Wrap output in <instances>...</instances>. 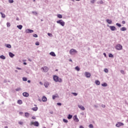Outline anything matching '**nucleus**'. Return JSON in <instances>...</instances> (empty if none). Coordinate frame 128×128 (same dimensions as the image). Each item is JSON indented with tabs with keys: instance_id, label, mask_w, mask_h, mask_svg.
<instances>
[{
	"instance_id": "ddd939ff",
	"label": "nucleus",
	"mask_w": 128,
	"mask_h": 128,
	"mask_svg": "<svg viewBox=\"0 0 128 128\" xmlns=\"http://www.w3.org/2000/svg\"><path fill=\"white\" fill-rule=\"evenodd\" d=\"M109 28L110 30H112V32L116 30V26H110Z\"/></svg>"
},
{
	"instance_id": "423d86ee",
	"label": "nucleus",
	"mask_w": 128,
	"mask_h": 128,
	"mask_svg": "<svg viewBox=\"0 0 128 128\" xmlns=\"http://www.w3.org/2000/svg\"><path fill=\"white\" fill-rule=\"evenodd\" d=\"M124 125V123L121 122H118L116 125V126L117 128H120V126H122Z\"/></svg>"
},
{
	"instance_id": "cd10ccee",
	"label": "nucleus",
	"mask_w": 128,
	"mask_h": 128,
	"mask_svg": "<svg viewBox=\"0 0 128 128\" xmlns=\"http://www.w3.org/2000/svg\"><path fill=\"white\" fill-rule=\"evenodd\" d=\"M57 16L58 18H62V16L60 14H58Z\"/></svg>"
},
{
	"instance_id": "9b49d317",
	"label": "nucleus",
	"mask_w": 128,
	"mask_h": 128,
	"mask_svg": "<svg viewBox=\"0 0 128 128\" xmlns=\"http://www.w3.org/2000/svg\"><path fill=\"white\" fill-rule=\"evenodd\" d=\"M85 76L87 78H90V73L88 72H85Z\"/></svg>"
},
{
	"instance_id": "e2e57ef3",
	"label": "nucleus",
	"mask_w": 128,
	"mask_h": 128,
	"mask_svg": "<svg viewBox=\"0 0 128 128\" xmlns=\"http://www.w3.org/2000/svg\"><path fill=\"white\" fill-rule=\"evenodd\" d=\"M40 84H41V86H42V82H40Z\"/></svg>"
},
{
	"instance_id": "5701e85b",
	"label": "nucleus",
	"mask_w": 128,
	"mask_h": 128,
	"mask_svg": "<svg viewBox=\"0 0 128 128\" xmlns=\"http://www.w3.org/2000/svg\"><path fill=\"white\" fill-rule=\"evenodd\" d=\"M0 14L2 15V18H6V14H3L2 12H0Z\"/></svg>"
},
{
	"instance_id": "13d9d810",
	"label": "nucleus",
	"mask_w": 128,
	"mask_h": 128,
	"mask_svg": "<svg viewBox=\"0 0 128 128\" xmlns=\"http://www.w3.org/2000/svg\"><path fill=\"white\" fill-rule=\"evenodd\" d=\"M102 108H106V105L102 104Z\"/></svg>"
},
{
	"instance_id": "20e7f679",
	"label": "nucleus",
	"mask_w": 128,
	"mask_h": 128,
	"mask_svg": "<svg viewBox=\"0 0 128 128\" xmlns=\"http://www.w3.org/2000/svg\"><path fill=\"white\" fill-rule=\"evenodd\" d=\"M76 52H77L76 50L74 49H72L70 51V54H72V55L76 54Z\"/></svg>"
},
{
	"instance_id": "f704fd0d",
	"label": "nucleus",
	"mask_w": 128,
	"mask_h": 128,
	"mask_svg": "<svg viewBox=\"0 0 128 128\" xmlns=\"http://www.w3.org/2000/svg\"><path fill=\"white\" fill-rule=\"evenodd\" d=\"M97 4H104V2H102V0H100V2H97Z\"/></svg>"
},
{
	"instance_id": "09e8293b",
	"label": "nucleus",
	"mask_w": 128,
	"mask_h": 128,
	"mask_svg": "<svg viewBox=\"0 0 128 128\" xmlns=\"http://www.w3.org/2000/svg\"><path fill=\"white\" fill-rule=\"evenodd\" d=\"M9 2L10 4H12V2H14V0H9Z\"/></svg>"
},
{
	"instance_id": "6e6552de",
	"label": "nucleus",
	"mask_w": 128,
	"mask_h": 128,
	"mask_svg": "<svg viewBox=\"0 0 128 128\" xmlns=\"http://www.w3.org/2000/svg\"><path fill=\"white\" fill-rule=\"evenodd\" d=\"M26 34H32V32H34V30H30V29H27L26 30Z\"/></svg>"
},
{
	"instance_id": "49530a36",
	"label": "nucleus",
	"mask_w": 128,
	"mask_h": 128,
	"mask_svg": "<svg viewBox=\"0 0 128 128\" xmlns=\"http://www.w3.org/2000/svg\"><path fill=\"white\" fill-rule=\"evenodd\" d=\"M48 36H52V34L50 33H48Z\"/></svg>"
},
{
	"instance_id": "bb28decb",
	"label": "nucleus",
	"mask_w": 128,
	"mask_h": 128,
	"mask_svg": "<svg viewBox=\"0 0 128 128\" xmlns=\"http://www.w3.org/2000/svg\"><path fill=\"white\" fill-rule=\"evenodd\" d=\"M0 58H1V60H6V56L4 55L0 56Z\"/></svg>"
},
{
	"instance_id": "58836bf2",
	"label": "nucleus",
	"mask_w": 128,
	"mask_h": 128,
	"mask_svg": "<svg viewBox=\"0 0 128 128\" xmlns=\"http://www.w3.org/2000/svg\"><path fill=\"white\" fill-rule=\"evenodd\" d=\"M108 56L109 58H114V55H112V54H109Z\"/></svg>"
},
{
	"instance_id": "e433bc0d",
	"label": "nucleus",
	"mask_w": 128,
	"mask_h": 128,
	"mask_svg": "<svg viewBox=\"0 0 128 128\" xmlns=\"http://www.w3.org/2000/svg\"><path fill=\"white\" fill-rule=\"evenodd\" d=\"M104 72H106V74H108V68H104Z\"/></svg>"
},
{
	"instance_id": "393cba45",
	"label": "nucleus",
	"mask_w": 128,
	"mask_h": 128,
	"mask_svg": "<svg viewBox=\"0 0 128 128\" xmlns=\"http://www.w3.org/2000/svg\"><path fill=\"white\" fill-rule=\"evenodd\" d=\"M26 118H28L30 116V114L28 112H25Z\"/></svg>"
},
{
	"instance_id": "aec40b11",
	"label": "nucleus",
	"mask_w": 128,
	"mask_h": 128,
	"mask_svg": "<svg viewBox=\"0 0 128 128\" xmlns=\"http://www.w3.org/2000/svg\"><path fill=\"white\" fill-rule=\"evenodd\" d=\"M32 110H34V112H36L38 110V107L33 108H32Z\"/></svg>"
},
{
	"instance_id": "4c0bfd02",
	"label": "nucleus",
	"mask_w": 128,
	"mask_h": 128,
	"mask_svg": "<svg viewBox=\"0 0 128 128\" xmlns=\"http://www.w3.org/2000/svg\"><path fill=\"white\" fill-rule=\"evenodd\" d=\"M116 26H118V28H120V26H122V24H120V23H116Z\"/></svg>"
},
{
	"instance_id": "c756f323",
	"label": "nucleus",
	"mask_w": 128,
	"mask_h": 128,
	"mask_svg": "<svg viewBox=\"0 0 128 128\" xmlns=\"http://www.w3.org/2000/svg\"><path fill=\"white\" fill-rule=\"evenodd\" d=\"M18 104H22V100H18Z\"/></svg>"
},
{
	"instance_id": "f257e3e1",
	"label": "nucleus",
	"mask_w": 128,
	"mask_h": 128,
	"mask_svg": "<svg viewBox=\"0 0 128 128\" xmlns=\"http://www.w3.org/2000/svg\"><path fill=\"white\" fill-rule=\"evenodd\" d=\"M53 78H54V82H62V78H59L58 76H53Z\"/></svg>"
},
{
	"instance_id": "bf43d9fd",
	"label": "nucleus",
	"mask_w": 128,
	"mask_h": 128,
	"mask_svg": "<svg viewBox=\"0 0 128 128\" xmlns=\"http://www.w3.org/2000/svg\"><path fill=\"white\" fill-rule=\"evenodd\" d=\"M103 54H104V56L105 57L106 56V54L104 53Z\"/></svg>"
},
{
	"instance_id": "c85d7f7f",
	"label": "nucleus",
	"mask_w": 128,
	"mask_h": 128,
	"mask_svg": "<svg viewBox=\"0 0 128 128\" xmlns=\"http://www.w3.org/2000/svg\"><path fill=\"white\" fill-rule=\"evenodd\" d=\"M16 92H20V90H22V88H18L16 89Z\"/></svg>"
},
{
	"instance_id": "4be33fe9",
	"label": "nucleus",
	"mask_w": 128,
	"mask_h": 128,
	"mask_svg": "<svg viewBox=\"0 0 128 128\" xmlns=\"http://www.w3.org/2000/svg\"><path fill=\"white\" fill-rule=\"evenodd\" d=\"M16 26L18 30H22V25H18Z\"/></svg>"
},
{
	"instance_id": "79ce46f5",
	"label": "nucleus",
	"mask_w": 128,
	"mask_h": 128,
	"mask_svg": "<svg viewBox=\"0 0 128 128\" xmlns=\"http://www.w3.org/2000/svg\"><path fill=\"white\" fill-rule=\"evenodd\" d=\"M63 122L66 124V123L68 122V121L67 120H66V119H63Z\"/></svg>"
},
{
	"instance_id": "c9c22d12",
	"label": "nucleus",
	"mask_w": 128,
	"mask_h": 128,
	"mask_svg": "<svg viewBox=\"0 0 128 128\" xmlns=\"http://www.w3.org/2000/svg\"><path fill=\"white\" fill-rule=\"evenodd\" d=\"M102 86H108V84L106 83H104L102 84Z\"/></svg>"
},
{
	"instance_id": "2eb2a0df",
	"label": "nucleus",
	"mask_w": 128,
	"mask_h": 128,
	"mask_svg": "<svg viewBox=\"0 0 128 128\" xmlns=\"http://www.w3.org/2000/svg\"><path fill=\"white\" fill-rule=\"evenodd\" d=\"M50 56H56V54L54 53V52H52L50 53Z\"/></svg>"
},
{
	"instance_id": "ea45409f",
	"label": "nucleus",
	"mask_w": 128,
	"mask_h": 128,
	"mask_svg": "<svg viewBox=\"0 0 128 128\" xmlns=\"http://www.w3.org/2000/svg\"><path fill=\"white\" fill-rule=\"evenodd\" d=\"M72 94H74V96H78V93H76V92H72Z\"/></svg>"
},
{
	"instance_id": "338daca9",
	"label": "nucleus",
	"mask_w": 128,
	"mask_h": 128,
	"mask_svg": "<svg viewBox=\"0 0 128 128\" xmlns=\"http://www.w3.org/2000/svg\"><path fill=\"white\" fill-rule=\"evenodd\" d=\"M94 108H98V106H96V105H94Z\"/></svg>"
},
{
	"instance_id": "052dcab7",
	"label": "nucleus",
	"mask_w": 128,
	"mask_h": 128,
	"mask_svg": "<svg viewBox=\"0 0 128 128\" xmlns=\"http://www.w3.org/2000/svg\"><path fill=\"white\" fill-rule=\"evenodd\" d=\"M23 64H24V66H26L27 64H26V62H24L23 63Z\"/></svg>"
},
{
	"instance_id": "680f3d73",
	"label": "nucleus",
	"mask_w": 128,
	"mask_h": 128,
	"mask_svg": "<svg viewBox=\"0 0 128 128\" xmlns=\"http://www.w3.org/2000/svg\"><path fill=\"white\" fill-rule=\"evenodd\" d=\"M80 114H82V116H84V113L82 112V113H80Z\"/></svg>"
},
{
	"instance_id": "a211bd4d",
	"label": "nucleus",
	"mask_w": 128,
	"mask_h": 128,
	"mask_svg": "<svg viewBox=\"0 0 128 128\" xmlns=\"http://www.w3.org/2000/svg\"><path fill=\"white\" fill-rule=\"evenodd\" d=\"M9 56H10V58H12L13 56H14V54H12V52H10Z\"/></svg>"
},
{
	"instance_id": "5fc2aeb1",
	"label": "nucleus",
	"mask_w": 128,
	"mask_h": 128,
	"mask_svg": "<svg viewBox=\"0 0 128 128\" xmlns=\"http://www.w3.org/2000/svg\"><path fill=\"white\" fill-rule=\"evenodd\" d=\"M36 116H32V120H36Z\"/></svg>"
},
{
	"instance_id": "f03ea898",
	"label": "nucleus",
	"mask_w": 128,
	"mask_h": 128,
	"mask_svg": "<svg viewBox=\"0 0 128 128\" xmlns=\"http://www.w3.org/2000/svg\"><path fill=\"white\" fill-rule=\"evenodd\" d=\"M57 24H60L62 26H64V24H66V22L62 20H60L58 21H56Z\"/></svg>"
},
{
	"instance_id": "7ed1b4c3",
	"label": "nucleus",
	"mask_w": 128,
	"mask_h": 128,
	"mask_svg": "<svg viewBox=\"0 0 128 128\" xmlns=\"http://www.w3.org/2000/svg\"><path fill=\"white\" fill-rule=\"evenodd\" d=\"M32 125L34 126H40V123H38V121H36L35 122H31L30 126H32Z\"/></svg>"
},
{
	"instance_id": "b1692460",
	"label": "nucleus",
	"mask_w": 128,
	"mask_h": 128,
	"mask_svg": "<svg viewBox=\"0 0 128 128\" xmlns=\"http://www.w3.org/2000/svg\"><path fill=\"white\" fill-rule=\"evenodd\" d=\"M68 120H71V118H72V115L68 114Z\"/></svg>"
},
{
	"instance_id": "69168bd1",
	"label": "nucleus",
	"mask_w": 128,
	"mask_h": 128,
	"mask_svg": "<svg viewBox=\"0 0 128 128\" xmlns=\"http://www.w3.org/2000/svg\"><path fill=\"white\" fill-rule=\"evenodd\" d=\"M16 20H20V18H16Z\"/></svg>"
},
{
	"instance_id": "7c9ffc66",
	"label": "nucleus",
	"mask_w": 128,
	"mask_h": 128,
	"mask_svg": "<svg viewBox=\"0 0 128 128\" xmlns=\"http://www.w3.org/2000/svg\"><path fill=\"white\" fill-rule=\"evenodd\" d=\"M75 70H76L77 71V72H80V67H78V66H76V68H75Z\"/></svg>"
},
{
	"instance_id": "603ef678",
	"label": "nucleus",
	"mask_w": 128,
	"mask_h": 128,
	"mask_svg": "<svg viewBox=\"0 0 128 128\" xmlns=\"http://www.w3.org/2000/svg\"><path fill=\"white\" fill-rule=\"evenodd\" d=\"M57 105H58V106H62V103H60V102H58V103H57Z\"/></svg>"
},
{
	"instance_id": "39448f33",
	"label": "nucleus",
	"mask_w": 128,
	"mask_h": 128,
	"mask_svg": "<svg viewBox=\"0 0 128 128\" xmlns=\"http://www.w3.org/2000/svg\"><path fill=\"white\" fill-rule=\"evenodd\" d=\"M116 50H122V46L120 44H118L116 46Z\"/></svg>"
},
{
	"instance_id": "6ab92c4d",
	"label": "nucleus",
	"mask_w": 128,
	"mask_h": 128,
	"mask_svg": "<svg viewBox=\"0 0 128 128\" xmlns=\"http://www.w3.org/2000/svg\"><path fill=\"white\" fill-rule=\"evenodd\" d=\"M42 102H46L47 100V99H46V97L44 96L42 98Z\"/></svg>"
},
{
	"instance_id": "4d7b16f0",
	"label": "nucleus",
	"mask_w": 128,
	"mask_h": 128,
	"mask_svg": "<svg viewBox=\"0 0 128 128\" xmlns=\"http://www.w3.org/2000/svg\"><path fill=\"white\" fill-rule=\"evenodd\" d=\"M19 114H24V112H19Z\"/></svg>"
},
{
	"instance_id": "c03bdc74",
	"label": "nucleus",
	"mask_w": 128,
	"mask_h": 128,
	"mask_svg": "<svg viewBox=\"0 0 128 128\" xmlns=\"http://www.w3.org/2000/svg\"><path fill=\"white\" fill-rule=\"evenodd\" d=\"M96 0H92L90 1L91 4H94L96 2Z\"/></svg>"
},
{
	"instance_id": "0eeeda50",
	"label": "nucleus",
	"mask_w": 128,
	"mask_h": 128,
	"mask_svg": "<svg viewBox=\"0 0 128 128\" xmlns=\"http://www.w3.org/2000/svg\"><path fill=\"white\" fill-rule=\"evenodd\" d=\"M42 70H43L44 72H48V68L47 66H44L42 68Z\"/></svg>"
},
{
	"instance_id": "a878e982",
	"label": "nucleus",
	"mask_w": 128,
	"mask_h": 128,
	"mask_svg": "<svg viewBox=\"0 0 128 128\" xmlns=\"http://www.w3.org/2000/svg\"><path fill=\"white\" fill-rule=\"evenodd\" d=\"M44 86L45 88H48V86H49L48 82H45L44 84Z\"/></svg>"
},
{
	"instance_id": "f8f14e48",
	"label": "nucleus",
	"mask_w": 128,
	"mask_h": 128,
	"mask_svg": "<svg viewBox=\"0 0 128 128\" xmlns=\"http://www.w3.org/2000/svg\"><path fill=\"white\" fill-rule=\"evenodd\" d=\"M22 96H24L25 98H28V96H30V94H28V93L26 92H24L22 93Z\"/></svg>"
},
{
	"instance_id": "3c124183",
	"label": "nucleus",
	"mask_w": 128,
	"mask_h": 128,
	"mask_svg": "<svg viewBox=\"0 0 128 128\" xmlns=\"http://www.w3.org/2000/svg\"><path fill=\"white\" fill-rule=\"evenodd\" d=\"M33 36H34V38H38V34H34L33 35Z\"/></svg>"
},
{
	"instance_id": "1a4fd4ad",
	"label": "nucleus",
	"mask_w": 128,
	"mask_h": 128,
	"mask_svg": "<svg viewBox=\"0 0 128 128\" xmlns=\"http://www.w3.org/2000/svg\"><path fill=\"white\" fill-rule=\"evenodd\" d=\"M73 120L76 122H79L78 118V116H76V115H75L74 116Z\"/></svg>"
},
{
	"instance_id": "72a5a7b5",
	"label": "nucleus",
	"mask_w": 128,
	"mask_h": 128,
	"mask_svg": "<svg viewBox=\"0 0 128 128\" xmlns=\"http://www.w3.org/2000/svg\"><path fill=\"white\" fill-rule=\"evenodd\" d=\"M18 124H20V126H22V124H24V122H22V121H19V122H18Z\"/></svg>"
},
{
	"instance_id": "f3484780",
	"label": "nucleus",
	"mask_w": 128,
	"mask_h": 128,
	"mask_svg": "<svg viewBox=\"0 0 128 128\" xmlns=\"http://www.w3.org/2000/svg\"><path fill=\"white\" fill-rule=\"evenodd\" d=\"M5 46H6V48H12V46L10 44H6Z\"/></svg>"
},
{
	"instance_id": "a18cd8bd",
	"label": "nucleus",
	"mask_w": 128,
	"mask_h": 128,
	"mask_svg": "<svg viewBox=\"0 0 128 128\" xmlns=\"http://www.w3.org/2000/svg\"><path fill=\"white\" fill-rule=\"evenodd\" d=\"M89 128H94V126L92 125V124H90L89 125Z\"/></svg>"
},
{
	"instance_id": "a19ab883",
	"label": "nucleus",
	"mask_w": 128,
	"mask_h": 128,
	"mask_svg": "<svg viewBox=\"0 0 128 128\" xmlns=\"http://www.w3.org/2000/svg\"><path fill=\"white\" fill-rule=\"evenodd\" d=\"M32 14L34 16H36V14H38V12H32Z\"/></svg>"
},
{
	"instance_id": "774afa93",
	"label": "nucleus",
	"mask_w": 128,
	"mask_h": 128,
	"mask_svg": "<svg viewBox=\"0 0 128 128\" xmlns=\"http://www.w3.org/2000/svg\"><path fill=\"white\" fill-rule=\"evenodd\" d=\"M28 82L30 84V80H28Z\"/></svg>"
},
{
	"instance_id": "6e6d98bb",
	"label": "nucleus",
	"mask_w": 128,
	"mask_h": 128,
	"mask_svg": "<svg viewBox=\"0 0 128 128\" xmlns=\"http://www.w3.org/2000/svg\"><path fill=\"white\" fill-rule=\"evenodd\" d=\"M16 70H22V68H18V67H16Z\"/></svg>"
},
{
	"instance_id": "dca6fc26",
	"label": "nucleus",
	"mask_w": 128,
	"mask_h": 128,
	"mask_svg": "<svg viewBox=\"0 0 128 128\" xmlns=\"http://www.w3.org/2000/svg\"><path fill=\"white\" fill-rule=\"evenodd\" d=\"M95 84H96L97 86H100V81L98 80H96L95 81Z\"/></svg>"
},
{
	"instance_id": "473e14b6",
	"label": "nucleus",
	"mask_w": 128,
	"mask_h": 128,
	"mask_svg": "<svg viewBox=\"0 0 128 128\" xmlns=\"http://www.w3.org/2000/svg\"><path fill=\"white\" fill-rule=\"evenodd\" d=\"M58 98V94L56 95H53L52 96V100H56V98Z\"/></svg>"
},
{
	"instance_id": "412c9836",
	"label": "nucleus",
	"mask_w": 128,
	"mask_h": 128,
	"mask_svg": "<svg viewBox=\"0 0 128 128\" xmlns=\"http://www.w3.org/2000/svg\"><path fill=\"white\" fill-rule=\"evenodd\" d=\"M120 30H122V32H124L126 30V28L125 27H122V28H120Z\"/></svg>"
},
{
	"instance_id": "9d476101",
	"label": "nucleus",
	"mask_w": 128,
	"mask_h": 128,
	"mask_svg": "<svg viewBox=\"0 0 128 128\" xmlns=\"http://www.w3.org/2000/svg\"><path fill=\"white\" fill-rule=\"evenodd\" d=\"M78 107L82 110H86V108H84V106H82V105L78 104Z\"/></svg>"
},
{
	"instance_id": "8fccbe9b",
	"label": "nucleus",
	"mask_w": 128,
	"mask_h": 128,
	"mask_svg": "<svg viewBox=\"0 0 128 128\" xmlns=\"http://www.w3.org/2000/svg\"><path fill=\"white\" fill-rule=\"evenodd\" d=\"M36 46H40V42H36Z\"/></svg>"
},
{
	"instance_id": "4468645a",
	"label": "nucleus",
	"mask_w": 128,
	"mask_h": 128,
	"mask_svg": "<svg viewBox=\"0 0 128 128\" xmlns=\"http://www.w3.org/2000/svg\"><path fill=\"white\" fill-rule=\"evenodd\" d=\"M106 22H108V24H112V20H109V19H107L106 20Z\"/></svg>"
},
{
	"instance_id": "de8ad7c7",
	"label": "nucleus",
	"mask_w": 128,
	"mask_h": 128,
	"mask_svg": "<svg viewBox=\"0 0 128 128\" xmlns=\"http://www.w3.org/2000/svg\"><path fill=\"white\" fill-rule=\"evenodd\" d=\"M120 72L122 74H124V70H121Z\"/></svg>"
},
{
	"instance_id": "864d4df0",
	"label": "nucleus",
	"mask_w": 128,
	"mask_h": 128,
	"mask_svg": "<svg viewBox=\"0 0 128 128\" xmlns=\"http://www.w3.org/2000/svg\"><path fill=\"white\" fill-rule=\"evenodd\" d=\"M122 24H126V21H124V20L122 21Z\"/></svg>"
},
{
	"instance_id": "2f4dec72",
	"label": "nucleus",
	"mask_w": 128,
	"mask_h": 128,
	"mask_svg": "<svg viewBox=\"0 0 128 128\" xmlns=\"http://www.w3.org/2000/svg\"><path fill=\"white\" fill-rule=\"evenodd\" d=\"M22 80H23L24 82H26V81L28 80V78H26V77H24V78H22Z\"/></svg>"
},
{
	"instance_id": "37998d69",
	"label": "nucleus",
	"mask_w": 128,
	"mask_h": 128,
	"mask_svg": "<svg viewBox=\"0 0 128 128\" xmlns=\"http://www.w3.org/2000/svg\"><path fill=\"white\" fill-rule=\"evenodd\" d=\"M6 26L8 28H10V22H7Z\"/></svg>"
},
{
	"instance_id": "0e129e2a",
	"label": "nucleus",
	"mask_w": 128,
	"mask_h": 128,
	"mask_svg": "<svg viewBox=\"0 0 128 128\" xmlns=\"http://www.w3.org/2000/svg\"><path fill=\"white\" fill-rule=\"evenodd\" d=\"M80 128H84V126H80Z\"/></svg>"
}]
</instances>
